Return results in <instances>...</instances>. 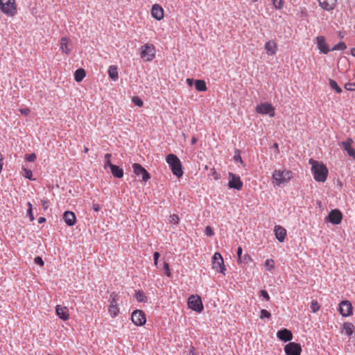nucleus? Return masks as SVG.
Segmentation results:
<instances>
[{"mask_svg":"<svg viewBox=\"0 0 355 355\" xmlns=\"http://www.w3.org/2000/svg\"><path fill=\"white\" fill-rule=\"evenodd\" d=\"M197 142V139L196 137H193L192 139H191V144L192 145H194L196 144Z\"/></svg>","mask_w":355,"mask_h":355,"instance_id":"0e129e2a","label":"nucleus"},{"mask_svg":"<svg viewBox=\"0 0 355 355\" xmlns=\"http://www.w3.org/2000/svg\"><path fill=\"white\" fill-rule=\"evenodd\" d=\"M351 54L355 57V48L351 49Z\"/></svg>","mask_w":355,"mask_h":355,"instance_id":"338daca9","label":"nucleus"},{"mask_svg":"<svg viewBox=\"0 0 355 355\" xmlns=\"http://www.w3.org/2000/svg\"><path fill=\"white\" fill-rule=\"evenodd\" d=\"M19 112L22 114L26 116V115H28L30 113L31 110H30L29 108L26 107V108H21V109H19Z\"/></svg>","mask_w":355,"mask_h":355,"instance_id":"864d4df0","label":"nucleus"},{"mask_svg":"<svg viewBox=\"0 0 355 355\" xmlns=\"http://www.w3.org/2000/svg\"><path fill=\"white\" fill-rule=\"evenodd\" d=\"M119 312V309L118 306H115L114 304H110L109 306V313L112 317H115L118 315Z\"/></svg>","mask_w":355,"mask_h":355,"instance_id":"2f4dec72","label":"nucleus"},{"mask_svg":"<svg viewBox=\"0 0 355 355\" xmlns=\"http://www.w3.org/2000/svg\"><path fill=\"white\" fill-rule=\"evenodd\" d=\"M37 156L35 153L27 154L25 157L26 160L30 162H34Z\"/></svg>","mask_w":355,"mask_h":355,"instance_id":"79ce46f5","label":"nucleus"},{"mask_svg":"<svg viewBox=\"0 0 355 355\" xmlns=\"http://www.w3.org/2000/svg\"><path fill=\"white\" fill-rule=\"evenodd\" d=\"M34 262H35L36 264H37V265H39V266H44V261H43V260H42V257H36L34 259Z\"/></svg>","mask_w":355,"mask_h":355,"instance_id":"09e8293b","label":"nucleus"},{"mask_svg":"<svg viewBox=\"0 0 355 355\" xmlns=\"http://www.w3.org/2000/svg\"><path fill=\"white\" fill-rule=\"evenodd\" d=\"M151 15L157 20H161L164 17V10L159 5L154 4L151 9Z\"/></svg>","mask_w":355,"mask_h":355,"instance_id":"aec40b11","label":"nucleus"},{"mask_svg":"<svg viewBox=\"0 0 355 355\" xmlns=\"http://www.w3.org/2000/svg\"><path fill=\"white\" fill-rule=\"evenodd\" d=\"M86 73L85 71L82 69H78L74 73V78L76 82H80L85 77Z\"/></svg>","mask_w":355,"mask_h":355,"instance_id":"a878e982","label":"nucleus"},{"mask_svg":"<svg viewBox=\"0 0 355 355\" xmlns=\"http://www.w3.org/2000/svg\"><path fill=\"white\" fill-rule=\"evenodd\" d=\"M166 161L169 165L173 175L180 178L183 175L182 166L179 158L174 154L166 156Z\"/></svg>","mask_w":355,"mask_h":355,"instance_id":"f03ea898","label":"nucleus"},{"mask_svg":"<svg viewBox=\"0 0 355 355\" xmlns=\"http://www.w3.org/2000/svg\"><path fill=\"white\" fill-rule=\"evenodd\" d=\"M205 234L207 236H211L214 234V232L211 227L207 226L205 227Z\"/></svg>","mask_w":355,"mask_h":355,"instance_id":"a18cd8bd","label":"nucleus"},{"mask_svg":"<svg viewBox=\"0 0 355 355\" xmlns=\"http://www.w3.org/2000/svg\"><path fill=\"white\" fill-rule=\"evenodd\" d=\"M46 221V218L44 217H40L38 218V223H43Z\"/></svg>","mask_w":355,"mask_h":355,"instance_id":"680f3d73","label":"nucleus"},{"mask_svg":"<svg viewBox=\"0 0 355 355\" xmlns=\"http://www.w3.org/2000/svg\"><path fill=\"white\" fill-rule=\"evenodd\" d=\"M101 209V207L100 206V205L98 204H96V203H93L92 205V209L94 211H99Z\"/></svg>","mask_w":355,"mask_h":355,"instance_id":"6e6d98bb","label":"nucleus"},{"mask_svg":"<svg viewBox=\"0 0 355 355\" xmlns=\"http://www.w3.org/2000/svg\"><path fill=\"white\" fill-rule=\"evenodd\" d=\"M63 219L66 224L69 226H73L76 222L75 214L71 211H66L63 214Z\"/></svg>","mask_w":355,"mask_h":355,"instance_id":"412c9836","label":"nucleus"},{"mask_svg":"<svg viewBox=\"0 0 355 355\" xmlns=\"http://www.w3.org/2000/svg\"><path fill=\"white\" fill-rule=\"evenodd\" d=\"M293 173L291 171L275 170L272 173V180L277 185L280 186L282 184L288 182L293 178Z\"/></svg>","mask_w":355,"mask_h":355,"instance_id":"7ed1b4c3","label":"nucleus"},{"mask_svg":"<svg viewBox=\"0 0 355 355\" xmlns=\"http://www.w3.org/2000/svg\"><path fill=\"white\" fill-rule=\"evenodd\" d=\"M0 10L8 17L17 14L15 0H0Z\"/></svg>","mask_w":355,"mask_h":355,"instance_id":"20e7f679","label":"nucleus"},{"mask_svg":"<svg viewBox=\"0 0 355 355\" xmlns=\"http://www.w3.org/2000/svg\"><path fill=\"white\" fill-rule=\"evenodd\" d=\"M212 176L214 177V178L215 180H218L220 177V174L218 173L216 171L214 170V171L212 172Z\"/></svg>","mask_w":355,"mask_h":355,"instance_id":"13d9d810","label":"nucleus"},{"mask_svg":"<svg viewBox=\"0 0 355 355\" xmlns=\"http://www.w3.org/2000/svg\"><path fill=\"white\" fill-rule=\"evenodd\" d=\"M57 315L63 320H67L69 318V310L66 306L57 305L55 308Z\"/></svg>","mask_w":355,"mask_h":355,"instance_id":"6ab92c4d","label":"nucleus"},{"mask_svg":"<svg viewBox=\"0 0 355 355\" xmlns=\"http://www.w3.org/2000/svg\"><path fill=\"white\" fill-rule=\"evenodd\" d=\"M187 84H188L189 86H192L193 83V79H191V78H187Z\"/></svg>","mask_w":355,"mask_h":355,"instance_id":"052dcab7","label":"nucleus"},{"mask_svg":"<svg viewBox=\"0 0 355 355\" xmlns=\"http://www.w3.org/2000/svg\"><path fill=\"white\" fill-rule=\"evenodd\" d=\"M270 263H273L272 259H270V260L267 259L265 263V265L268 270L273 268V267H274L273 264H270Z\"/></svg>","mask_w":355,"mask_h":355,"instance_id":"3c124183","label":"nucleus"},{"mask_svg":"<svg viewBox=\"0 0 355 355\" xmlns=\"http://www.w3.org/2000/svg\"><path fill=\"white\" fill-rule=\"evenodd\" d=\"M284 351L286 355H300L302 347L300 344L293 342L285 345Z\"/></svg>","mask_w":355,"mask_h":355,"instance_id":"9b49d317","label":"nucleus"},{"mask_svg":"<svg viewBox=\"0 0 355 355\" xmlns=\"http://www.w3.org/2000/svg\"><path fill=\"white\" fill-rule=\"evenodd\" d=\"M141 57L146 61H151L155 55V49L153 44H146L141 48Z\"/></svg>","mask_w":355,"mask_h":355,"instance_id":"39448f33","label":"nucleus"},{"mask_svg":"<svg viewBox=\"0 0 355 355\" xmlns=\"http://www.w3.org/2000/svg\"><path fill=\"white\" fill-rule=\"evenodd\" d=\"M272 4L277 9H282L283 8L284 1L283 0H272Z\"/></svg>","mask_w":355,"mask_h":355,"instance_id":"c9c22d12","label":"nucleus"},{"mask_svg":"<svg viewBox=\"0 0 355 355\" xmlns=\"http://www.w3.org/2000/svg\"><path fill=\"white\" fill-rule=\"evenodd\" d=\"M309 163L312 165L311 171L315 181L324 182L328 175V169L327 166L318 161L311 159Z\"/></svg>","mask_w":355,"mask_h":355,"instance_id":"f257e3e1","label":"nucleus"},{"mask_svg":"<svg viewBox=\"0 0 355 355\" xmlns=\"http://www.w3.org/2000/svg\"><path fill=\"white\" fill-rule=\"evenodd\" d=\"M195 87L199 92H205L207 90L206 83L203 80H196L195 81Z\"/></svg>","mask_w":355,"mask_h":355,"instance_id":"c85d7f7f","label":"nucleus"},{"mask_svg":"<svg viewBox=\"0 0 355 355\" xmlns=\"http://www.w3.org/2000/svg\"><path fill=\"white\" fill-rule=\"evenodd\" d=\"M179 220V217L176 214H173L170 216V223L172 224H178Z\"/></svg>","mask_w":355,"mask_h":355,"instance_id":"c03bdc74","label":"nucleus"},{"mask_svg":"<svg viewBox=\"0 0 355 355\" xmlns=\"http://www.w3.org/2000/svg\"><path fill=\"white\" fill-rule=\"evenodd\" d=\"M3 157L2 155L0 153V173H1L2 168H3Z\"/></svg>","mask_w":355,"mask_h":355,"instance_id":"bf43d9fd","label":"nucleus"},{"mask_svg":"<svg viewBox=\"0 0 355 355\" xmlns=\"http://www.w3.org/2000/svg\"><path fill=\"white\" fill-rule=\"evenodd\" d=\"M110 304L117 306V301L119 300L118 295L115 293H112L110 295Z\"/></svg>","mask_w":355,"mask_h":355,"instance_id":"f704fd0d","label":"nucleus"},{"mask_svg":"<svg viewBox=\"0 0 355 355\" xmlns=\"http://www.w3.org/2000/svg\"><path fill=\"white\" fill-rule=\"evenodd\" d=\"M132 168L135 175L142 176V180L144 182H147L150 178V173L140 164H133Z\"/></svg>","mask_w":355,"mask_h":355,"instance_id":"ddd939ff","label":"nucleus"},{"mask_svg":"<svg viewBox=\"0 0 355 355\" xmlns=\"http://www.w3.org/2000/svg\"><path fill=\"white\" fill-rule=\"evenodd\" d=\"M68 42L69 40L67 37H62L60 40V49L66 54H69L71 52V50L68 48Z\"/></svg>","mask_w":355,"mask_h":355,"instance_id":"bb28decb","label":"nucleus"},{"mask_svg":"<svg viewBox=\"0 0 355 355\" xmlns=\"http://www.w3.org/2000/svg\"><path fill=\"white\" fill-rule=\"evenodd\" d=\"M132 322L137 326H141L146 323V315L143 311L135 310L131 315Z\"/></svg>","mask_w":355,"mask_h":355,"instance_id":"9d476101","label":"nucleus"},{"mask_svg":"<svg viewBox=\"0 0 355 355\" xmlns=\"http://www.w3.org/2000/svg\"><path fill=\"white\" fill-rule=\"evenodd\" d=\"M353 140L351 138H347L345 141H342L341 145L343 149L347 153L349 157L355 158V150L352 146Z\"/></svg>","mask_w":355,"mask_h":355,"instance_id":"f3484780","label":"nucleus"},{"mask_svg":"<svg viewBox=\"0 0 355 355\" xmlns=\"http://www.w3.org/2000/svg\"><path fill=\"white\" fill-rule=\"evenodd\" d=\"M164 269L166 271V275H167V277H171V273L170 272L169 264L168 263L164 262Z\"/></svg>","mask_w":355,"mask_h":355,"instance_id":"49530a36","label":"nucleus"},{"mask_svg":"<svg viewBox=\"0 0 355 355\" xmlns=\"http://www.w3.org/2000/svg\"><path fill=\"white\" fill-rule=\"evenodd\" d=\"M105 165L108 166L111 168V166L114 165V164L111 163L110 160H107V161H106Z\"/></svg>","mask_w":355,"mask_h":355,"instance_id":"69168bd1","label":"nucleus"},{"mask_svg":"<svg viewBox=\"0 0 355 355\" xmlns=\"http://www.w3.org/2000/svg\"><path fill=\"white\" fill-rule=\"evenodd\" d=\"M26 215L29 217L31 221L34 220L35 218L33 214V208L28 209Z\"/></svg>","mask_w":355,"mask_h":355,"instance_id":"603ef678","label":"nucleus"},{"mask_svg":"<svg viewBox=\"0 0 355 355\" xmlns=\"http://www.w3.org/2000/svg\"><path fill=\"white\" fill-rule=\"evenodd\" d=\"M256 112L261 114H268L271 117L275 116V108L269 103H264L258 105L256 107Z\"/></svg>","mask_w":355,"mask_h":355,"instance_id":"6e6552de","label":"nucleus"},{"mask_svg":"<svg viewBox=\"0 0 355 355\" xmlns=\"http://www.w3.org/2000/svg\"><path fill=\"white\" fill-rule=\"evenodd\" d=\"M187 304L189 309L198 313H200L203 310V304L198 295H191L188 299Z\"/></svg>","mask_w":355,"mask_h":355,"instance_id":"423d86ee","label":"nucleus"},{"mask_svg":"<svg viewBox=\"0 0 355 355\" xmlns=\"http://www.w3.org/2000/svg\"><path fill=\"white\" fill-rule=\"evenodd\" d=\"M265 50L269 55H274L277 51V43L274 40H270L265 44Z\"/></svg>","mask_w":355,"mask_h":355,"instance_id":"5701e85b","label":"nucleus"},{"mask_svg":"<svg viewBox=\"0 0 355 355\" xmlns=\"http://www.w3.org/2000/svg\"><path fill=\"white\" fill-rule=\"evenodd\" d=\"M132 101L135 105L138 107H141L143 105L142 100L138 96H134L132 99Z\"/></svg>","mask_w":355,"mask_h":355,"instance_id":"e433bc0d","label":"nucleus"},{"mask_svg":"<svg viewBox=\"0 0 355 355\" xmlns=\"http://www.w3.org/2000/svg\"><path fill=\"white\" fill-rule=\"evenodd\" d=\"M315 40H316L317 46L319 49L320 53H322L324 54H327L330 51V49L329 48L328 44L326 42L324 36H322V35L318 36V37H316Z\"/></svg>","mask_w":355,"mask_h":355,"instance_id":"2eb2a0df","label":"nucleus"},{"mask_svg":"<svg viewBox=\"0 0 355 355\" xmlns=\"http://www.w3.org/2000/svg\"><path fill=\"white\" fill-rule=\"evenodd\" d=\"M343 329L345 331V334L349 336H352L354 333V326L352 323L345 322L343 325Z\"/></svg>","mask_w":355,"mask_h":355,"instance_id":"393cba45","label":"nucleus"},{"mask_svg":"<svg viewBox=\"0 0 355 355\" xmlns=\"http://www.w3.org/2000/svg\"><path fill=\"white\" fill-rule=\"evenodd\" d=\"M277 337L280 340L284 342H288L292 340L293 334L290 330L287 329H283L277 331Z\"/></svg>","mask_w":355,"mask_h":355,"instance_id":"a211bd4d","label":"nucleus"},{"mask_svg":"<svg viewBox=\"0 0 355 355\" xmlns=\"http://www.w3.org/2000/svg\"><path fill=\"white\" fill-rule=\"evenodd\" d=\"M311 309L313 313H316L320 309V305L317 300H313L311 302Z\"/></svg>","mask_w":355,"mask_h":355,"instance_id":"473e14b6","label":"nucleus"},{"mask_svg":"<svg viewBox=\"0 0 355 355\" xmlns=\"http://www.w3.org/2000/svg\"><path fill=\"white\" fill-rule=\"evenodd\" d=\"M159 257V253L158 252H154L153 259H154L155 265H157Z\"/></svg>","mask_w":355,"mask_h":355,"instance_id":"5fc2aeb1","label":"nucleus"},{"mask_svg":"<svg viewBox=\"0 0 355 355\" xmlns=\"http://www.w3.org/2000/svg\"><path fill=\"white\" fill-rule=\"evenodd\" d=\"M345 89L348 91H355V82L354 83H347L344 86Z\"/></svg>","mask_w":355,"mask_h":355,"instance_id":"58836bf2","label":"nucleus"},{"mask_svg":"<svg viewBox=\"0 0 355 355\" xmlns=\"http://www.w3.org/2000/svg\"><path fill=\"white\" fill-rule=\"evenodd\" d=\"M319 6L326 11H332L337 5V0H318Z\"/></svg>","mask_w":355,"mask_h":355,"instance_id":"dca6fc26","label":"nucleus"},{"mask_svg":"<svg viewBox=\"0 0 355 355\" xmlns=\"http://www.w3.org/2000/svg\"><path fill=\"white\" fill-rule=\"evenodd\" d=\"M260 295L264 297L267 301H269L270 299L268 292L265 290H261L260 291Z\"/></svg>","mask_w":355,"mask_h":355,"instance_id":"8fccbe9b","label":"nucleus"},{"mask_svg":"<svg viewBox=\"0 0 355 355\" xmlns=\"http://www.w3.org/2000/svg\"><path fill=\"white\" fill-rule=\"evenodd\" d=\"M242 252H243L242 248L239 246L238 248L237 252H236L237 256H238V262H239V263H241Z\"/></svg>","mask_w":355,"mask_h":355,"instance_id":"de8ad7c7","label":"nucleus"},{"mask_svg":"<svg viewBox=\"0 0 355 355\" xmlns=\"http://www.w3.org/2000/svg\"><path fill=\"white\" fill-rule=\"evenodd\" d=\"M275 234L276 236V239L279 242H283L285 239V237L286 236V230L285 228L282 227L280 225H275L274 229Z\"/></svg>","mask_w":355,"mask_h":355,"instance_id":"4be33fe9","label":"nucleus"},{"mask_svg":"<svg viewBox=\"0 0 355 355\" xmlns=\"http://www.w3.org/2000/svg\"><path fill=\"white\" fill-rule=\"evenodd\" d=\"M110 170L115 178H121L123 176V170L116 165H112Z\"/></svg>","mask_w":355,"mask_h":355,"instance_id":"b1692460","label":"nucleus"},{"mask_svg":"<svg viewBox=\"0 0 355 355\" xmlns=\"http://www.w3.org/2000/svg\"><path fill=\"white\" fill-rule=\"evenodd\" d=\"M342 219H343V214L338 209L331 210L329 212V215L326 217V220L334 225L340 224L342 221Z\"/></svg>","mask_w":355,"mask_h":355,"instance_id":"1a4fd4ad","label":"nucleus"},{"mask_svg":"<svg viewBox=\"0 0 355 355\" xmlns=\"http://www.w3.org/2000/svg\"><path fill=\"white\" fill-rule=\"evenodd\" d=\"M108 74L110 78L113 80H116L118 79V71L117 67L116 66L112 65L108 69Z\"/></svg>","mask_w":355,"mask_h":355,"instance_id":"cd10ccee","label":"nucleus"},{"mask_svg":"<svg viewBox=\"0 0 355 355\" xmlns=\"http://www.w3.org/2000/svg\"><path fill=\"white\" fill-rule=\"evenodd\" d=\"M111 154L110 153H106L105 155V159L106 161L107 160H110V157H111Z\"/></svg>","mask_w":355,"mask_h":355,"instance_id":"e2e57ef3","label":"nucleus"},{"mask_svg":"<svg viewBox=\"0 0 355 355\" xmlns=\"http://www.w3.org/2000/svg\"><path fill=\"white\" fill-rule=\"evenodd\" d=\"M329 84L330 87L332 89H334L338 94H340L342 92L343 90H342L341 87H340L338 85L337 83L334 80L329 79Z\"/></svg>","mask_w":355,"mask_h":355,"instance_id":"7c9ffc66","label":"nucleus"},{"mask_svg":"<svg viewBox=\"0 0 355 355\" xmlns=\"http://www.w3.org/2000/svg\"><path fill=\"white\" fill-rule=\"evenodd\" d=\"M135 298L139 302H144L147 301V297L145 296V294L141 291H136L135 294Z\"/></svg>","mask_w":355,"mask_h":355,"instance_id":"c756f323","label":"nucleus"},{"mask_svg":"<svg viewBox=\"0 0 355 355\" xmlns=\"http://www.w3.org/2000/svg\"><path fill=\"white\" fill-rule=\"evenodd\" d=\"M229 182H228V187L231 189H234L236 190H241L243 187V182L241 180V178L239 176L232 173H229Z\"/></svg>","mask_w":355,"mask_h":355,"instance_id":"f8f14e48","label":"nucleus"},{"mask_svg":"<svg viewBox=\"0 0 355 355\" xmlns=\"http://www.w3.org/2000/svg\"><path fill=\"white\" fill-rule=\"evenodd\" d=\"M251 261H252V259L248 254H245L243 257H241V263H248Z\"/></svg>","mask_w":355,"mask_h":355,"instance_id":"ea45409f","label":"nucleus"},{"mask_svg":"<svg viewBox=\"0 0 355 355\" xmlns=\"http://www.w3.org/2000/svg\"><path fill=\"white\" fill-rule=\"evenodd\" d=\"M347 46L345 42H340L337 44L334 45L331 51L345 50Z\"/></svg>","mask_w":355,"mask_h":355,"instance_id":"72a5a7b5","label":"nucleus"},{"mask_svg":"<svg viewBox=\"0 0 355 355\" xmlns=\"http://www.w3.org/2000/svg\"><path fill=\"white\" fill-rule=\"evenodd\" d=\"M212 268L215 270L225 274L226 269L224 265L223 259L219 252H215L212 257Z\"/></svg>","mask_w":355,"mask_h":355,"instance_id":"0eeeda50","label":"nucleus"},{"mask_svg":"<svg viewBox=\"0 0 355 355\" xmlns=\"http://www.w3.org/2000/svg\"><path fill=\"white\" fill-rule=\"evenodd\" d=\"M23 169H24V176L26 178L28 179V180H33V178H32V176H33L32 171L30 169H27V168H23Z\"/></svg>","mask_w":355,"mask_h":355,"instance_id":"37998d69","label":"nucleus"},{"mask_svg":"<svg viewBox=\"0 0 355 355\" xmlns=\"http://www.w3.org/2000/svg\"><path fill=\"white\" fill-rule=\"evenodd\" d=\"M27 205L28 206V209L32 208V204L30 202L27 203Z\"/></svg>","mask_w":355,"mask_h":355,"instance_id":"774afa93","label":"nucleus"},{"mask_svg":"<svg viewBox=\"0 0 355 355\" xmlns=\"http://www.w3.org/2000/svg\"><path fill=\"white\" fill-rule=\"evenodd\" d=\"M42 205L44 209H47L49 207L48 201L46 200H42Z\"/></svg>","mask_w":355,"mask_h":355,"instance_id":"4d7b16f0","label":"nucleus"},{"mask_svg":"<svg viewBox=\"0 0 355 355\" xmlns=\"http://www.w3.org/2000/svg\"><path fill=\"white\" fill-rule=\"evenodd\" d=\"M340 313L343 317H347L352 313V305L348 300H343L339 304Z\"/></svg>","mask_w":355,"mask_h":355,"instance_id":"4468645a","label":"nucleus"},{"mask_svg":"<svg viewBox=\"0 0 355 355\" xmlns=\"http://www.w3.org/2000/svg\"><path fill=\"white\" fill-rule=\"evenodd\" d=\"M234 159L235 162H239L240 163H243V160H242V158L241 157V155H240V150H236L235 151V154L234 155Z\"/></svg>","mask_w":355,"mask_h":355,"instance_id":"a19ab883","label":"nucleus"},{"mask_svg":"<svg viewBox=\"0 0 355 355\" xmlns=\"http://www.w3.org/2000/svg\"><path fill=\"white\" fill-rule=\"evenodd\" d=\"M270 317H271V314L267 310H266V309L261 310V315H260L261 319H263L264 318L269 319V318H270Z\"/></svg>","mask_w":355,"mask_h":355,"instance_id":"4c0bfd02","label":"nucleus"}]
</instances>
